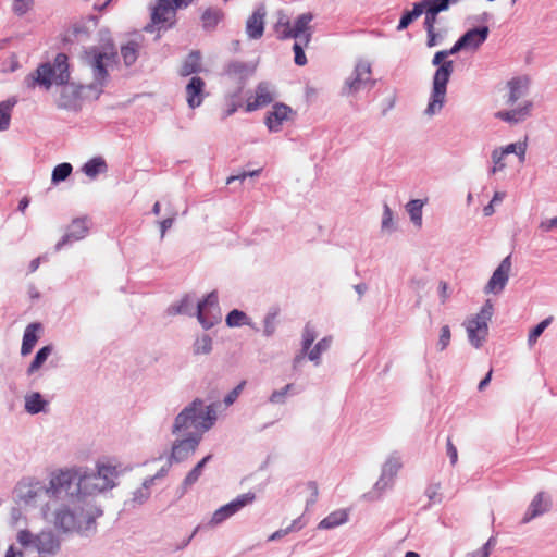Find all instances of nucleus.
Returning <instances> with one entry per match:
<instances>
[{"label": "nucleus", "mask_w": 557, "mask_h": 557, "mask_svg": "<svg viewBox=\"0 0 557 557\" xmlns=\"http://www.w3.org/2000/svg\"><path fill=\"white\" fill-rule=\"evenodd\" d=\"M205 82L199 76H194L186 86L187 103L189 108L195 109L202 102V92Z\"/></svg>", "instance_id": "obj_26"}, {"label": "nucleus", "mask_w": 557, "mask_h": 557, "mask_svg": "<svg viewBox=\"0 0 557 557\" xmlns=\"http://www.w3.org/2000/svg\"><path fill=\"white\" fill-rule=\"evenodd\" d=\"M201 71V55L199 51H191L185 59L180 74L182 76H189Z\"/></svg>", "instance_id": "obj_31"}, {"label": "nucleus", "mask_w": 557, "mask_h": 557, "mask_svg": "<svg viewBox=\"0 0 557 557\" xmlns=\"http://www.w3.org/2000/svg\"><path fill=\"white\" fill-rule=\"evenodd\" d=\"M287 393L282 388L275 389L269 397V403L273 405H284L286 403Z\"/></svg>", "instance_id": "obj_58"}, {"label": "nucleus", "mask_w": 557, "mask_h": 557, "mask_svg": "<svg viewBox=\"0 0 557 557\" xmlns=\"http://www.w3.org/2000/svg\"><path fill=\"white\" fill-rule=\"evenodd\" d=\"M307 487L311 494L310 498H308L306 502V506L308 508L309 506H312L317 502V498L319 495V488H318V484L314 481H309L307 483Z\"/></svg>", "instance_id": "obj_62"}, {"label": "nucleus", "mask_w": 557, "mask_h": 557, "mask_svg": "<svg viewBox=\"0 0 557 557\" xmlns=\"http://www.w3.org/2000/svg\"><path fill=\"white\" fill-rule=\"evenodd\" d=\"M552 507V499L545 492H539L532 499L523 519V523L530 522L532 519L544 515L549 511Z\"/></svg>", "instance_id": "obj_22"}, {"label": "nucleus", "mask_w": 557, "mask_h": 557, "mask_svg": "<svg viewBox=\"0 0 557 557\" xmlns=\"http://www.w3.org/2000/svg\"><path fill=\"white\" fill-rule=\"evenodd\" d=\"M447 57L448 53L445 50H441L432 59V64L438 67L433 76L432 91L425 109V114L430 116L438 113L446 100L447 84L454 72V62L450 60L445 61Z\"/></svg>", "instance_id": "obj_5"}, {"label": "nucleus", "mask_w": 557, "mask_h": 557, "mask_svg": "<svg viewBox=\"0 0 557 557\" xmlns=\"http://www.w3.org/2000/svg\"><path fill=\"white\" fill-rule=\"evenodd\" d=\"M424 206V201L420 199L410 200L406 205V210L410 216L411 222L417 225H422V208Z\"/></svg>", "instance_id": "obj_40"}, {"label": "nucleus", "mask_w": 557, "mask_h": 557, "mask_svg": "<svg viewBox=\"0 0 557 557\" xmlns=\"http://www.w3.org/2000/svg\"><path fill=\"white\" fill-rule=\"evenodd\" d=\"M488 33L487 26L474 27L466 32L460 40L466 49L476 50L487 39Z\"/></svg>", "instance_id": "obj_24"}, {"label": "nucleus", "mask_w": 557, "mask_h": 557, "mask_svg": "<svg viewBox=\"0 0 557 557\" xmlns=\"http://www.w3.org/2000/svg\"><path fill=\"white\" fill-rule=\"evenodd\" d=\"M15 104V98L0 102V132L7 131L10 127L12 110Z\"/></svg>", "instance_id": "obj_36"}, {"label": "nucleus", "mask_w": 557, "mask_h": 557, "mask_svg": "<svg viewBox=\"0 0 557 557\" xmlns=\"http://www.w3.org/2000/svg\"><path fill=\"white\" fill-rule=\"evenodd\" d=\"M48 401L44 399L40 393L33 392L25 396V411L29 414H37L40 412H46L48 407Z\"/></svg>", "instance_id": "obj_27"}, {"label": "nucleus", "mask_w": 557, "mask_h": 557, "mask_svg": "<svg viewBox=\"0 0 557 557\" xmlns=\"http://www.w3.org/2000/svg\"><path fill=\"white\" fill-rule=\"evenodd\" d=\"M70 79L69 58L65 53H58L53 62L41 63L36 71L29 73L24 83L28 88H35L36 85L49 89L52 84L63 86L59 107L72 108L77 100L79 92L73 86H67Z\"/></svg>", "instance_id": "obj_3"}, {"label": "nucleus", "mask_w": 557, "mask_h": 557, "mask_svg": "<svg viewBox=\"0 0 557 557\" xmlns=\"http://www.w3.org/2000/svg\"><path fill=\"white\" fill-rule=\"evenodd\" d=\"M533 110V102L525 100L517 108L507 111H498L496 117L509 124H518L525 121L531 116Z\"/></svg>", "instance_id": "obj_20"}, {"label": "nucleus", "mask_w": 557, "mask_h": 557, "mask_svg": "<svg viewBox=\"0 0 557 557\" xmlns=\"http://www.w3.org/2000/svg\"><path fill=\"white\" fill-rule=\"evenodd\" d=\"M425 11V18H424V28L425 30L434 29V25L437 21V14L440 11H436L435 8L426 7L424 9Z\"/></svg>", "instance_id": "obj_54"}, {"label": "nucleus", "mask_w": 557, "mask_h": 557, "mask_svg": "<svg viewBox=\"0 0 557 557\" xmlns=\"http://www.w3.org/2000/svg\"><path fill=\"white\" fill-rule=\"evenodd\" d=\"M211 458V455L206 456L187 473L181 485V495H184L188 488L198 481L202 474L205 466Z\"/></svg>", "instance_id": "obj_28"}, {"label": "nucleus", "mask_w": 557, "mask_h": 557, "mask_svg": "<svg viewBox=\"0 0 557 557\" xmlns=\"http://www.w3.org/2000/svg\"><path fill=\"white\" fill-rule=\"evenodd\" d=\"M275 97L274 87L269 82H260L256 87V96L253 99L247 100L246 111L252 112L263 108L270 104Z\"/></svg>", "instance_id": "obj_16"}, {"label": "nucleus", "mask_w": 557, "mask_h": 557, "mask_svg": "<svg viewBox=\"0 0 557 557\" xmlns=\"http://www.w3.org/2000/svg\"><path fill=\"white\" fill-rule=\"evenodd\" d=\"M393 482L394 481H392L391 479L384 478L381 474L380 479L377 480V482L374 485V491L379 492V494H381L385 490L389 488L393 485Z\"/></svg>", "instance_id": "obj_63"}, {"label": "nucleus", "mask_w": 557, "mask_h": 557, "mask_svg": "<svg viewBox=\"0 0 557 557\" xmlns=\"http://www.w3.org/2000/svg\"><path fill=\"white\" fill-rule=\"evenodd\" d=\"M265 15V8L261 5L248 17L246 22V34L249 39H259L263 36Z\"/></svg>", "instance_id": "obj_23"}, {"label": "nucleus", "mask_w": 557, "mask_h": 557, "mask_svg": "<svg viewBox=\"0 0 557 557\" xmlns=\"http://www.w3.org/2000/svg\"><path fill=\"white\" fill-rule=\"evenodd\" d=\"M195 0H158L150 8L151 22L144 27L147 33L154 30L169 29L175 25L176 12L178 9H185Z\"/></svg>", "instance_id": "obj_7"}, {"label": "nucleus", "mask_w": 557, "mask_h": 557, "mask_svg": "<svg viewBox=\"0 0 557 557\" xmlns=\"http://www.w3.org/2000/svg\"><path fill=\"white\" fill-rule=\"evenodd\" d=\"M539 228L542 232H550L552 230L557 228V216L541 221Z\"/></svg>", "instance_id": "obj_64"}, {"label": "nucleus", "mask_w": 557, "mask_h": 557, "mask_svg": "<svg viewBox=\"0 0 557 557\" xmlns=\"http://www.w3.org/2000/svg\"><path fill=\"white\" fill-rule=\"evenodd\" d=\"M305 47L306 46H304V41L295 40L293 46V51L295 53L294 61L298 66H304L307 64V58L304 52Z\"/></svg>", "instance_id": "obj_52"}, {"label": "nucleus", "mask_w": 557, "mask_h": 557, "mask_svg": "<svg viewBox=\"0 0 557 557\" xmlns=\"http://www.w3.org/2000/svg\"><path fill=\"white\" fill-rule=\"evenodd\" d=\"M511 267V256L509 255L502 260L499 265L493 272L492 276L490 277L487 284L484 287V293L494 295L500 294L505 289L509 281Z\"/></svg>", "instance_id": "obj_15"}, {"label": "nucleus", "mask_w": 557, "mask_h": 557, "mask_svg": "<svg viewBox=\"0 0 557 557\" xmlns=\"http://www.w3.org/2000/svg\"><path fill=\"white\" fill-rule=\"evenodd\" d=\"M139 50L140 45L134 40H131L121 47V57L126 66H131L136 62Z\"/></svg>", "instance_id": "obj_35"}, {"label": "nucleus", "mask_w": 557, "mask_h": 557, "mask_svg": "<svg viewBox=\"0 0 557 557\" xmlns=\"http://www.w3.org/2000/svg\"><path fill=\"white\" fill-rule=\"evenodd\" d=\"M493 311V304L491 300H486L480 312L472 315L465 322L468 339L473 347L480 348L486 341L488 334V322L492 319Z\"/></svg>", "instance_id": "obj_10"}, {"label": "nucleus", "mask_w": 557, "mask_h": 557, "mask_svg": "<svg viewBox=\"0 0 557 557\" xmlns=\"http://www.w3.org/2000/svg\"><path fill=\"white\" fill-rule=\"evenodd\" d=\"M41 327L39 323H30L26 326L23 335L21 355L27 356L37 343L36 332Z\"/></svg>", "instance_id": "obj_30"}, {"label": "nucleus", "mask_w": 557, "mask_h": 557, "mask_svg": "<svg viewBox=\"0 0 557 557\" xmlns=\"http://www.w3.org/2000/svg\"><path fill=\"white\" fill-rule=\"evenodd\" d=\"M117 52L112 44L92 46L84 50L83 61L91 69L95 85L104 86L108 79V66L116 63Z\"/></svg>", "instance_id": "obj_6"}, {"label": "nucleus", "mask_w": 557, "mask_h": 557, "mask_svg": "<svg viewBox=\"0 0 557 557\" xmlns=\"http://www.w3.org/2000/svg\"><path fill=\"white\" fill-rule=\"evenodd\" d=\"M247 315L237 309L232 310L226 317V324L231 327L240 326L246 323Z\"/></svg>", "instance_id": "obj_51"}, {"label": "nucleus", "mask_w": 557, "mask_h": 557, "mask_svg": "<svg viewBox=\"0 0 557 557\" xmlns=\"http://www.w3.org/2000/svg\"><path fill=\"white\" fill-rule=\"evenodd\" d=\"M218 419L215 406L213 404L205 406L200 398L194 399L186 406L174 419L172 434L193 426L196 432L189 433L183 438H176L169 456L170 465L178 463L188 459L197 449L202 433L209 431Z\"/></svg>", "instance_id": "obj_1"}, {"label": "nucleus", "mask_w": 557, "mask_h": 557, "mask_svg": "<svg viewBox=\"0 0 557 557\" xmlns=\"http://www.w3.org/2000/svg\"><path fill=\"white\" fill-rule=\"evenodd\" d=\"M280 314L278 308H272L270 311L265 314L263 319V334L267 337H270L274 334L276 330V321L277 317Z\"/></svg>", "instance_id": "obj_43"}, {"label": "nucleus", "mask_w": 557, "mask_h": 557, "mask_svg": "<svg viewBox=\"0 0 557 557\" xmlns=\"http://www.w3.org/2000/svg\"><path fill=\"white\" fill-rule=\"evenodd\" d=\"M552 320V317L546 318L531 330L528 337V342L530 345H533L537 341V338L542 335L545 329L550 324Z\"/></svg>", "instance_id": "obj_50"}, {"label": "nucleus", "mask_w": 557, "mask_h": 557, "mask_svg": "<svg viewBox=\"0 0 557 557\" xmlns=\"http://www.w3.org/2000/svg\"><path fill=\"white\" fill-rule=\"evenodd\" d=\"M168 315H176V314H185V315H196V307L194 305V300L189 295H186L178 301L177 304H172L166 309Z\"/></svg>", "instance_id": "obj_29"}, {"label": "nucleus", "mask_w": 557, "mask_h": 557, "mask_svg": "<svg viewBox=\"0 0 557 557\" xmlns=\"http://www.w3.org/2000/svg\"><path fill=\"white\" fill-rule=\"evenodd\" d=\"M103 511L90 498L71 496V504H62L52 511L54 527L63 533L88 536L97 531V519Z\"/></svg>", "instance_id": "obj_2"}, {"label": "nucleus", "mask_w": 557, "mask_h": 557, "mask_svg": "<svg viewBox=\"0 0 557 557\" xmlns=\"http://www.w3.org/2000/svg\"><path fill=\"white\" fill-rule=\"evenodd\" d=\"M61 547L59 536L52 530H42L36 534L35 548L40 554L55 555Z\"/></svg>", "instance_id": "obj_18"}, {"label": "nucleus", "mask_w": 557, "mask_h": 557, "mask_svg": "<svg viewBox=\"0 0 557 557\" xmlns=\"http://www.w3.org/2000/svg\"><path fill=\"white\" fill-rule=\"evenodd\" d=\"M426 34H428V39H426V47L428 48L435 47L443 39V36L441 34H438L437 32H435V28L426 30Z\"/></svg>", "instance_id": "obj_61"}, {"label": "nucleus", "mask_w": 557, "mask_h": 557, "mask_svg": "<svg viewBox=\"0 0 557 557\" xmlns=\"http://www.w3.org/2000/svg\"><path fill=\"white\" fill-rule=\"evenodd\" d=\"M508 96L506 104L512 106L528 94L529 82L524 77H513L507 83Z\"/></svg>", "instance_id": "obj_25"}, {"label": "nucleus", "mask_w": 557, "mask_h": 557, "mask_svg": "<svg viewBox=\"0 0 557 557\" xmlns=\"http://www.w3.org/2000/svg\"><path fill=\"white\" fill-rule=\"evenodd\" d=\"M348 520V515L345 510H336L331 512L322 519L318 525L319 529L329 530L344 524Z\"/></svg>", "instance_id": "obj_32"}, {"label": "nucleus", "mask_w": 557, "mask_h": 557, "mask_svg": "<svg viewBox=\"0 0 557 557\" xmlns=\"http://www.w3.org/2000/svg\"><path fill=\"white\" fill-rule=\"evenodd\" d=\"M400 467H401V462L399 461V458H397L395 456H391L387 458V460L383 465L381 474L384 478H388L392 481H394V478L396 476Z\"/></svg>", "instance_id": "obj_44"}, {"label": "nucleus", "mask_w": 557, "mask_h": 557, "mask_svg": "<svg viewBox=\"0 0 557 557\" xmlns=\"http://www.w3.org/2000/svg\"><path fill=\"white\" fill-rule=\"evenodd\" d=\"M52 485L62 488L63 493L72 497L79 498H88V496L104 492L97 473L83 468L60 470L52 475Z\"/></svg>", "instance_id": "obj_4"}, {"label": "nucleus", "mask_w": 557, "mask_h": 557, "mask_svg": "<svg viewBox=\"0 0 557 557\" xmlns=\"http://www.w3.org/2000/svg\"><path fill=\"white\" fill-rule=\"evenodd\" d=\"M382 230L393 231V211L387 203L383 207Z\"/></svg>", "instance_id": "obj_57"}, {"label": "nucleus", "mask_w": 557, "mask_h": 557, "mask_svg": "<svg viewBox=\"0 0 557 557\" xmlns=\"http://www.w3.org/2000/svg\"><path fill=\"white\" fill-rule=\"evenodd\" d=\"M196 315L205 330L211 329L221 321L216 292H211L202 301L197 302Z\"/></svg>", "instance_id": "obj_13"}, {"label": "nucleus", "mask_w": 557, "mask_h": 557, "mask_svg": "<svg viewBox=\"0 0 557 557\" xmlns=\"http://www.w3.org/2000/svg\"><path fill=\"white\" fill-rule=\"evenodd\" d=\"M313 20V14L310 12L300 14L290 25L289 20L286 16H282L275 28L278 32L280 27H283V32L278 35V39L285 40L288 38H294L295 40L304 41V46H308L311 41L313 35V27L311 26V22Z\"/></svg>", "instance_id": "obj_9"}, {"label": "nucleus", "mask_w": 557, "mask_h": 557, "mask_svg": "<svg viewBox=\"0 0 557 557\" xmlns=\"http://www.w3.org/2000/svg\"><path fill=\"white\" fill-rule=\"evenodd\" d=\"M492 161L494 163L493 168L491 169L490 173L495 174L498 171H502L505 169L506 164L504 162L505 154L499 149H494L492 151Z\"/></svg>", "instance_id": "obj_53"}, {"label": "nucleus", "mask_w": 557, "mask_h": 557, "mask_svg": "<svg viewBox=\"0 0 557 557\" xmlns=\"http://www.w3.org/2000/svg\"><path fill=\"white\" fill-rule=\"evenodd\" d=\"M108 169L103 158L96 157L87 161L83 166V172L90 178H95L98 174L106 172Z\"/></svg>", "instance_id": "obj_38"}, {"label": "nucleus", "mask_w": 557, "mask_h": 557, "mask_svg": "<svg viewBox=\"0 0 557 557\" xmlns=\"http://www.w3.org/2000/svg\"><path fill=\"white\" fill-rule=\"evenodd\" d=\"M34 3V0H13L12 11L17 16H24L33 9Z\"/></svg>", "instance_id": "obj_49"}, {"label": "nucleus", "mask_w": 557, "mask_h": 557, "mask_svg": "<svg viewBox=\"0 0 557 557\" xmlns=\"http://www.w3.org/2000/svg\"><path fill=\"white\" fill-rule=\"evenodd\" d=\"M528 148V136L524 137V140L511 143L506 147L499 149L505 156L510 153H516L519 158L520 162H524L525 153Z\"/></svg>", "instance_id": "obj_41"}, {"label": "nucleus", "mask_w": 557, "mask_h": 557, "mask_svg": "<svg viewBox=\"0 0 557 557\" xmlns=\"http://www.w3.org/2000/svg\"><path fill=\"white\" fill-rule=\"evenodd\" d=\"M153 485V479H145L141 487L133 493V502L139 505L144 504L150 497L149 488Z\"/></svg>", "instance_id": "obj_46"}, {"label": "nucleus", "mask_w": 557, "mask_h": 557, "mask_svg": "<svg viewBox=\"0 0 557 557\" xmlns=\"http://www.w3.org/2000/svg\"><path fill=\"white\" fill-rule=\"evenodd\" d=\"M451 338L450 329L448 325L441 327V334L437 342V349L443 351L449 345Z\"/></svg>", "instance_id": "obj_56"}, {"label": "nucleus", "mask_w": 557, "mask_h": 557, "mask_svg": "<svg viewBox=\"0 0 557 557\" xmlns=\"http://www.w3.org/2000/svg\"><path fill=\"white\" fill-rule=\"evenodd\" d=\"M62 493V488L52 485V478L48 485L32 479H23L14 488L17 502L26 506H36L45 497L50 499L59 498Z\"/></svg>", "instance_id": "obj_8"}, {"label": "nucleus", "mask_w": 557, "mask_h": 557, "mask_svg": "<svg viewBox=\"0 0 557 557\" xmlns=\"http://www.w3.org/2000/svg\"><path fill=\"white\" fill-rule=\"evenodd\" d=\"M245 385V382L243 381L239 383L235 388H233L225 397H224V404L226 406H231L235 403V400L238 398L243 387Z\"/></svg>", "instance_id": "obj_59"}, {"label": "nucleus", "mask_w": 557, "mask_h": 557, "mask_svg": "<svg viewBox=\"0 0 557 557\" xmlns=\"http://www.w3.org/2000/svg\"><path fill=\"white\" fill-rule=\"evenodd\" d=\"M88 220L87 218H77L72 221L69 225L66 233L57 243L55 250L60 251L65 245L83 239L88 233Z\"/></svg>", "instance_id": "obj_17"}, {"label": "nucleus", "mask_w": 557, "mask_h": 557, "mask_svg": "<svg viewBox=\"0 0 557 557\" xmlns=\"http://www.w3.org/2000/svg\"><path fill=\"white\" fill-rule=\"evenodd\" d=\"M223 18V12L220 9L208 8L201 15L205 29H213Z\"/></svg>", "instance_id": "obj_39"}, {"label": "nucleus", "mask_w": 557, "mask_h": 557, "mask_svg": "<svg viewBox=\"0 0 557 557\" xmlns=\"http://www.w3.org/2000/svg\"><path fill=\"white\" fill-rule=\"evenodd\" d=\"M255 499L256 494L253 492L238 495L235 499L221 506L213 512L209 525L216 527L223 523L226 519L240 511L245 506L252 504Z\"/></svg>", "instance_id": "obj_14"}, {"label": "nucleus", "mask_w": 557, "mask_h": 557, "mask_svg": "<svg viewBox=\"0 0 557 557\" xmlns=\"http://www.w3.org/2000/svg\"><path fill=\"white\" fill-rule=\"evenodd\" d=\"M98 18L95 15H89L86 21H83L81 23H77L73 26V34L76 37H79L81 35L87 36L90 33L91 27L97 26Z\"/></svg>", "instance_id": "obj_45"}, {"label": "nucleus", "mask_w": 557, "mask_h": 557, "mask_svg": "<svg viewBox=\"0 0 557 557\" xmlns=\"http://www.w3.org/2000/svg\"><path fill=\"white\" fill-rule=\"evenodd\" d=\"M36 534H33L28 530H21L17 533V541L22 546H33L35 548Z\"/></svg>", "instance_id": "obj_55"}, {"label": "nucleus", "mask_w": 557, "mask_h": 557, "mask_svg": "<svg viewBox=\"0 0 557 557\" xmlns=\"http://www.w3.org/2000/svg\"><path fill=\"white\" fill-rule=\"evenodd\" d=\"M332 344V337L326 336L320 339L312 349L308 351V359L319 366L321 362V355L327 351Z\"/></svg>", "instance_id": "obj_37"}, {"label": "nucleus", "mask_w": 557, "mask_h": 557, "mask_svg": "<svg viewBox=\"0 0 557 557\" xmlns=\"http://www.w3.org/2000/svg\"><path fill=\"white\" fill-rule=\"evenodd\" d=\"M72 165L70 163H60L58 164L53 171H52V176H51V181L53 184H58L60 182H63L65 181L72 173Z\"/></svg>", "instance_id": "obj_47"}, {"label": "nucleus", "mask_w": 557, "mask_h": 557, "mask_svg": "<svg viewBox=\"0 0 557 557\" xmlns=\"http://www.w3.org/2000/svg\"><path fill=\"white\" fill-rule=\"evenodd\" d=\"M371 64L368 61H358L355 65L351 76L345 81L342 94L352 95L366 88L367 86L372 88L375 84V81L371 79Z\"/></svg>", "instance_id": "obj_12"}, {"label": "nucleus", "mask_w": 557, "mask_h": 557, "mask_svg": "<svg viewBox=\"0 0 557 557\" xmlns=\"http://www.w3.org/2000/svg\"><path fill=\"white\" fill-rule=\"evenodd\" d=\"M426 8V3H414L413 9L411 11H406L400 17V21L397 26V30L406 29L416 18H418Z\"/></svg>", "instance_id": "obj_34"}, {"label": "nucleus", "mask_w": 557, "mask_h": 557, "mask_svg": "<svg viewBox=\"0 0 557 557\" xmlns=\"http://www.w3.org/2000/svg\"><path fill=\"white\" fill-rule=\"evenodd\" d=\"M52 351H53L52 345H46V346L41 347L36 352L34 360L30 362V364L27 368V371H26L27 375L30 376V375L35 374L42 367V364L47 361L48 357L51 355Z\"/></svg>", "instance_id": "obj_33"}, {"label": "nucleus", "mask_w": 557, "mask_h": 557, "mask_svg": "<svg viewBox=\"0 0 557 557\" xmlns=\"http://www.w3.org/2000/svg\"><path fill=\"white\" fill-rule=\"evenodd\" d=\"M317 338V332L314 327L307 323L302 331V338H301V349L304 352H308L310 350L311 345Z\"/></svg>", "instance_id": "obj_48"}, {"label": "nucleus", "mask_w": 557, "mask_h": 557, "mask_svg": "<svg viewBox=\"0 0 557 557\" xmlns=\"http://www.w3.org/2000/svg\"><path fill=\"white\" fill-rule=\"evenodd\" d=\"M293 113L290 107L284 103H275L272 110L268 112L264 123L270 132H278L285 121Z\"/></svg>", "instance_id": "obj_19"}, {"label": "nucleus", "mask_w": 557, "mask_h": 557, "mask_svg": "<svg viewBox=\"0 0 557 557\" xmlns=\"http://www.w3.org/2000/svg\"><path fill=\"white\" fill-rule=\"evenodd\" d=\"M96 468V473L99 481H101V487L104 488V491L112 490L117 485V479L122 473L117 466L111 462H97Z\"/></svg>", "instance_id": "obj_21"}, {"label": "nucleus", "mask_w": 557, "mask_h": 557, "mask_svg": "<svg viewBox=\"0 0 557 557\" xmlns=\"http://www.w3.org/2000/svg\"><path fill=\"white\" fill-rule=\"evenodd\" d=\"M256 65L251 62L232 60L224 65L222 76L226 84L234 85V96L239 97L248 78L253 75Z\"/></svg>", "instance_id": "obj_11"}, {"label": "nucleus", "mask_w": 557, "mask_h": 557, "mask_svg": "<svg viewBox=\"0 0 557 557\" xmlns=\"http://www.w3.org/2000/svg\"><path fill=\"white\" fill-rule=\"evenodd\" d=\"M420 3H426V7L435 8L436 11L442 12L446 11L451 2L449 0H424Z\"/></svg>", "instance_id": "obj_60"}, {"label": "nucleus", "mask_w": 557, "mask_h": 557, "mask_svg": "<svg viewBox=\"0 0 557 557\" xmlns=\"http://www.w3.org/2000/svg\"><path fill=\"white\" fill-rule=\"evenodd\" d=\"M212 351V338L208 334L197 337L193 345L194 355H208Z\"/></svg>", "instance_id": "obj_42"}]
</instances>
